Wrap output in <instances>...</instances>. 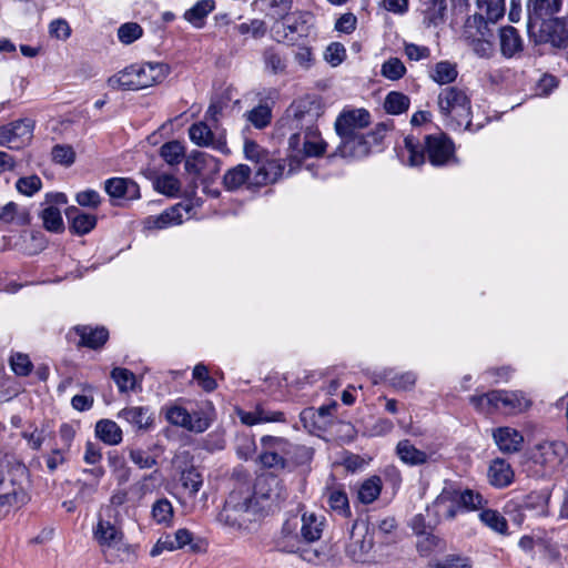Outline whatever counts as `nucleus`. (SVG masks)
<instances>
[{"label": "nucleus", "mask_w": 568, "mask_h": 568, "mask_svg": "<svg viewBox=\"0 0 568 568\" xmlns=\"http://www.w3.org/2000/svg\"><path fill=\"white\" fill-rule=\"evenodd\" d=\"M92 534L108 562H122L130 558L131 546L125 541L120 510L105 509L99 516Z\"/></svg>", "instance_id": "obj_1"}, {"label": "nucleus", "mask_w": 568, "mask_h": 568, "mask_svg": "<svg viewBox=\"0 0 568 568\" xmlns=\"http://www.w3.org/2000/svg\"><path fill=\"white\" fill-rule=\"evenodd\" d=\"M252 497L248 486L232 490L216 517L217 523L233 531L250 530L261 518V506L258 503H252Z\"/></svg>", "instance_id": "obj_2"}, {"label": "nucleus", "mask_w": 568, "mask_h": 568, "mask_svg": "<svg viewBox=\"0 0 568 568\" xmlns=\"http://www.w3.org/2000/svg\"><path fill=\"white\" fill-rule=\"evenodd\" d=\"M437 106L447 128L454 131L471 130V102L467 92L458 87H446L437 97Z\"/></svg>", "instance_id": "obj_3"}, {"label": "nucleus", "mask_w": 568, "mask_h": 568, "mask_svg": "<svg viewBox=\"0 0 568 568\" xmlns=\"http://www.w3.org/2000/svg\"><path fill=\"white\" fill-rule=\"evenodd\" d=\"M474 408L484 414L501 412L507 415H516L527 410L531 400L520 390H490L469 397Z\"/></svg>", "instance_id": "obj_4"}, {"label": "nucleus", "mask_w": 568, "mask_h": 568, "mask_svg": "<svg viewBox=\"0 0 568 568\" xmlns=\"http://www.w3.org/2000/svg\"><path fill=\"white\" fill-rule=\"evenodd\" d=\"M325 100L317 94H305L288 105L283 121L288 128L298 132L301 130L315 128L318 119L325 113Z\"/></svg>", "instance_id": "obj_5"}, {"label": "nucleus", "mask_w": 568, "mask_h": 568, "mask_svg": "<svg viewBox=\"0 0 568 568\" xmlns=\"http://www.w3.org/2000/svg\"><path fill=\"white\" fill-rule=\"evenodd\" d=\"M374 534L365 524H354L347 541L344 545L345 557L355 565H375Z\"/></svg>", "instance_id": "obj_6"}, {"label": "nucleus", "mask_w": 568, "mask_h": 568, "mask_svg": "<svg viewBox=\"0 0 568 568\" xmlns=\"http://www.w3.org/2000/svg\"><path fill=\"white\" fill-rule=\"evenodd\" d=\"M245 158L256 164L252 178L253 186H263L276 182L283 174L284 166L280 160L268 159L264 150L254 141H245Z\"/></svg>", "instance_id": "obj_7"}, {"label": "nucleus", "mask_w": 568, "mask_h": 568, "mask_svg": "<svg viewBox=\"0 0 568 568\" xmlns=\"http://www.w3.org/2000/svg\"><path fill=\"white\" fill-rule=\"evenodd\" d=\"M260 444L258 460L264 467L275 470L287 468L291 442L284 437L265 435L261 438Z\"/></svg>", "instance_id": "obj_8"}, {"label": "nucleus", "mask_w": 568, "mask_h": 568, "mask_svg": "<svg viewBox=\"0 0 568 568\" xmlns=\"http://www.w3.org/2000/svg\"><path fill=\"white\" fill-rule=\"evenodd\" d=\"M200 200L199 199H190L185 202L178 203L170 207L169 210H165L159 215H150L148 216L143 224L149 230H162L170 227L172 225H179L183 223L184 215L185 219L191 217V211L195 206H200Z\"/></svg>", "instance_id": "obj_9"}, {"label": "nucleus", "mask_w": 568, "mask_h": 568, "mask_svg": "<svg viewBox=\"0 0 568 568\" xmlns=\"http://www.w3.org/2000/svg\"><path fill=\"white\" fill-rule=\"evenodd\" d=\"M165 418L170 424L183 427L194 433L205 432L212 422L211 417H209L203 410L189 413L184 407L180 405H172L166 407Z\"/></svg>", "instance_id": "obj_10"}, {"label": "nucleus", "mask_w": 568, "mask_h": 568, "mask_svg": "<svg viewBox=\"0 0 568 568\" xmlns=\"http://www.w3.org/2000/svg\"><path fill=\"white\" fill-rule=\"evenodd\" d=\"M179 483L180 491L175 497L186 514L192 513L195 508V497L203 487V477L194 466H190L181 471Z\"/></svg>", "instance_id": "obj_11"}, {"label": "nucleus", "mask_w": 568, "mask_h": 568, "mask_svg": "<svg viewBox=\"0 0 568 568\" xmlns=\"http://www.w3.org/2000/svg\"><path fill=\"white\" fill-rule=\"evenodd\" d=\"M34 121L20 119L0 126V145L19 150L28 144L33 135Z\"/></svg>", "instance_id": "obj_12"}, {"label": "nucleus", "mask_w": 568, "mask_h": 568, "mask_svg": "<svg viewBox=\"0 0 568 568\" xmlns=\"http://www.w3.org/2000/svg\"><path fill=\"white\" fill-rule=\"evenodd\" d=\"M251 490L253 495L252 503H258L261 506V516L284 497L280 480L273 476L258 477Z\"/></svg>", "instance_id": "obj_13"}, {"label": "nucleus", "mask_w": 568, "mask_h": 568, "mask_svg": "<svg viewBox=\"0 0 568 568\" xmlns=\"http://www.w3.org/2000/svg\"><path fill=\"white\" fill-rule=\"evenodd\" d=\"M288 144L292 150H297L307 158L321 156L327 148L317 126L294 132L288 140Z\"/></svg>", "instance_id": "obj_14"}, {"label": "nucleus", "mask_w": 568, "mask_h": 568, "mask_svg": "<svg viewBox=\"0 0 568 568\" xmlns=\"http://www.w3.org/2000/svg\"><path fill=\"white\" fill-rule=\"evenodd\" d=\"M371 123V114L366 109H344L335 121L338 136L361 133Z\"/></svg>", "instance_id": "obj_15"}, {"label": "nucleus", "mask_w": 568, "mask_h": 568, "mask_svg": "<svg viewBox=\"0 0 568 568\" xmlns=\"http://www.w3.org/2000/svg\"><path fill=\"white\" fill-rule=\"evenodd\" d=\"M425 148L429 162L435 166L444 165L454 159L453 141L444 133L427 135Z\"/></svg>", "instance_id": "obj_16"}, {"label": "nucleus", "mask_w": 568, "mask_h": 568, "mask_svg": "<svg viewBox=\"0 0 568 568\" xmlns=\"http://www.w3.org/2000/svg\"><path fill=\"white\" fill-rule=\"evenodd\" d=\"M458 510V491L453 489H444L426 509L427 516L434 518V524L453 519Z\"/></svg>", "instance_id": "obj_17"}, {"label": "nucleus", "mask_w": 568, "mask_h": 568, "mask_svg": "<svg viewBox=\"0 0 568 568\" xmlns=\"http://www.w3.org/2000/svg\"><path fill=\"white\" fill-rule=\"evenodd\" d=\"M302 559L313 565L331 568H337L343 565V557L331 544H322L318 547L306 546L302 550Z\"/></svg>", "instance_id": "obj_18"}, {"label": "nucleus", "mask_w": 568, "mask_h": 568, "mask_svg": "<svg viewBox=\"0 0 568 568\" xmlns=\"http://www.w3.org/2000/svg\"><path fill=\"white\" fill-rule=\"evenodd\" d=\"M567 454L566 445L557 440H542L532 449V459L545 467H554L561 463Z\"/></svg>", "instance_id": "obj_19"}, {"label": "nucleus", "mask_w": 568, "mask_h": 568, "mask_svg": "<svg viewBox=\"0 0 568 568\" xmlns=\"http://www.w3.org/2000/svg\"><path fill=\"white\" fill-rule=\"evenodd\" d=\"M491 437L503 454H516L524 446V435L510 426H499L491 430Z\"/></svg>", "instance_id": "obj_20"}, {"label": "nucleus", "mask_w": 568, "mask_h": 568, "mask_svg": "<svg viewBox=\"0 0 568 568\" xmlns=\"http://www.w3.org/2000/svg\"><path fill=\"white\" fill-rule=\"evenodd\" d=\"M190 140L199 145L212 148L214 150L224 152L226 150V142L223 136H216L212 128L206 122H197L189 129Z\"/></svg>", "instance_id": "obj_21"}, {"label": "nucleus", "mask_w": 568, "mask_h": 568, "mask_svg": "<svg viewBox=\"0 0 568 568\" xmlns=\"http://www.w3.org/2000/svg\"><path fill=\"white\" fill-rule=\"evenodd\" d=\"M310 20L311 16L307 12H301L288 18L287 21L281 27L284 30V34L281 37L280 31H275V39L278 42H287L293 44L296 41V36L307 37L310 32Z\"/></svg>", "instance_id": "obj_22"}, {"label": "nucleus", "mask_w": 568, "mask_h": 568, "mask_svg": "<svg viewBox=\"0 0 568 568\" xmlns=\"http://www.w3.org/2000/svg\"><path fill=\"white\" fill-rule=\"evenodd\" d=\"M297 520H287L277 536L275 540V547L278 551L285 554H296L300 552L302 556V550L306 548V546L302 542V537L297 534Z\"/></svg>", "instance_id": "obj_23"}, {"label": "nucleus", "mask_w": 568, "mask_h": 568, "mask_svg": "<svg viewBox=\"0 0 568 568\" xmlns=\"http://www.w3.org/2000/svg\"><path fill=\"white\" fill-rule=\"evenodd\" d=\"M104 191L112 200H135L140 197V187L131 179L111 178L104 182Z\"/></svg>", "instance_id": "obj_24"}, {"label": "nucleus", "mask_w": 568, "mask_h": 568, "mask_svg": "<svg viewBox=\"0 0 568 568\" xmlns=\"http://www.w3.org/2000/svg\"><path fill=\"white\" fill-rule=\"evenodd\" d=\"M339 138L341 143L336 152L342 158L359 159L369 154L371 143L363 133Z\"/></svg>", "instance_id": "obj_25"}, {"label": "nucleus", "mask_w": 568, "mask_h": 568, "mask_svg": "<svg viewBox=\"0 0 568 568\" xmlns=\"http://www.w3.org/2000/svg\"><path fill=\"white\" fill-rule=\"evenodd\" d=\"M134 65L138 73L139 90L162 82L169 73V67L161 62H148Z\"/></svg>", "instance_id": "obj_26"}, {"label": "nucleus", "mask_w": 568, "mask_h": 568, "mask_svg": "<svg viewBox=\"0 0 568 568\" xmlns=\"http://www.w3.org/2000/svg\"><path fill=\"white\" fill-rule=\"evenodd\" d=\"M240 420L247 426L265 423H285V415L280 410H271L263 405H257L253 410H239Z\"/></svg>", "instance_id": "obj_27"}, {"label": "nucleus", "mask_w": 568, "mask_h": 568, "mask_svg": "<svg viewBox=\"0 0 568 568\" xmlns=\"http://www.w3.org/2000/svg\"><path fill=\"white\" fill-rule=\"evenodd\" d=\"M118 417L129 423L138 430H149L153 426V414L149 407L130 406L121 409Z\"/></svg>", "instance_id": "obj_28"}, {"label": "nucleus", "mask_w": 568, "mask_h": 568, "mask_svg": "<svg viewBox=\"0 0 568 568\" xmlns=\"http://www.w3.org/2000/svg\"><path fill=\"white\" fill-rule=\"evenodd\" d=\"M487 477L490 485L504 488L513 483L515 473L506 459L495 458L488 467Z\"/></svg>", "instance_id": "obj_29"}, {"label": "nucleus", "mask_w": 568, "mask_h": 568, "mask_svg": "<svg viewBox=\"0 0 568 568\" xmlns=\"http://www.w3.org/2000/svg\"><path fill=\"white\" fill-rule=\"evenodd\" d=\"M500 52L505 58H514L524 49V42L514 27H504L499 31Z\"/></svg>", "instance_id": "obj_30"}, {"label": "nucleus", "mask_w": 568, "mask_h": 568, "mask_svg": "<svg viewBox=\"0 0 568 568\" xmlns=\"http://www.w3.org/2000/svg\"><path fill=\"white\" fill-rule=\"evenodd\" d=\"M74 332L80 337L79 345L90 348L102 346L109 337V333L104 327L77 326Z\"/></svg>", "instance_id": "obj_31"}, {"label": "nucleus", "mask_w": 568, "mask_h": 568, "mask_svg": "<svg viewBox=\"0 0 568 568\" xmlns=\"http://www.w3.org/2000/svg\"><path fill=\"white\" fill-rule=\"evenodd\" d=\"M324 528V517L314 513H305L302 516L301 537L307 542L318 540Z\"/></svg>", "instance_id": "obj_32"}, {"label": "nucleus", "mask_w": 568, "mask_h": 568, "mask_svg": "<svg viewBox=\"0 0 568 568\" xmlns=\"http://www.w3.org/2000/svg\"><path fill=\"white\" fill-rule=\"evenodd\" d=\"M30 222V213L26 206L9 202L0 206V223L26 225Z\"/></svg>", "instance_id": "obj_33"}, {"label": "nucleus", "mask_w": 568, "mask_h": 568, "mask_svg": "<svg viewBox=\"0 0 568 568\" xmlns=\"http://www.w3.org/2000/svg\"><path fill=\"white\" fill-rule=\"evenodd\" d=\"M67 217L71 222L72 231L78 235L89 233L97 225V217L94 215L83 213L75 206L67 210Z\"/></svg>", "instance_id": "obj_34"}, {"label": "nucleus", "mask_w": 568, "mask_h": 568, "mask_svg": "<svg viewBox=\"0 0 568 568\" xmlns=\"http://www.w3.org/2000/svg\"><path fill=\"white\" fill-rule=\"evenodd\" d=\"M108 85L113 90H139L135 65H130L108 79Z\"/></svg>", "instance_id": "obj_35"}, {"label": "nucleus", "mask_w": 568, "mask_h": 568, "mask_svg": "<svg viewBox=\"0 0 568 568\" xmlns=\"http://www.w3.org/2000/svg\"><path fill=\"white\" fill-rule=\"evenodd\" d=\"M252 170L245 164H237L236 166L226 171L223 176V184L229 191H235L243 186L245 183L252 184L250 179Z\"/></svg>", "instance_id": "obj_36"}, {"label": "nucleus", "mask_w": 568, "mask_h": 568, "mask_svg": "<svg viewBox=\"0 0 568 568\" xmlns=\"http://www.w3.org/2000/svg\"><path fill=\"white\" fill-rule=\"evenodd\" d=\"M95 435L108 445H118L122 442V429L111 419H101L95 425Z\"/></svg>", "instance_id": "obj_37"}, {"label": "nucleus", "mask_w": 568, "mask_h": 568, "mask_svg": "<svg viewBox=\"0 0 568 568\" xmlns=\"http://www.w3.org/2000/svg\"><path fill=\"white\" fill-rule=\"evenodd\" d=\"M215 9L214 0H200L185 11L184 19L195 28L204 26L205 18Z\"/></svg>", "instance_id": "obj_38"}, {"label": "nucleus", "mask_w": 568, "mask_h": 568, "mask_svg": "<svg viewBox=\"0 0 568 568\" xmlns=\"http://www.w3.org/2000/svg\"><path fill=\"white\" fill-rule=\"evenodd\" d=\"M465 38L471 47L473 51L479 58H490L494 53V45L491 39L478 38L477 34H473V27L470 19L467 20L465 28Z\"/></svg>", "instance_id": "obj_39"}, {"label": "nucleus", "mask_w": 568, "mask_h": 568, "mask_svg": "<svg viewBox=\"0 0 568 568\" xmlns=\"http://www.w3.org/2000/svg\"><path fill=\"white\" fill-rule=\"evenodd\" d=\"M396 452L402 462L412 466L425 464L428 459L425 452L417 449L407 439L397 444Z\"/></svg>", "instance_id": "obj_40"}, {"label": "nucleus", "mask_w": 568, "mask_h": 568, "mask_svg": "<svg viewBox=\"0 0 568 568\" xmlns=\"http://www.w3.org/2000/svg\"><path fill=\"white\" fill-rule=\"evenodd\" d=\"M385 382L396 390H410L417 381L414 372H395L393 369L385 371Z\"/></svg>", "instance_id": "obj_41"}, {"label": "nucleus", "mask_w": 568, "mask_h": 568, "mask_svg": "<svg viewBox=\"0 0 568 568\" xmlns=\"http://www.w3.org/2000/svg\"><path fill=\"white\" fill-rule=\"evenodd\" d=\"M429 77L442 85L453 83L458 77L457 65L449 61H439L430 69Z\"/></svg>", "instance_id": "obj_42"}, {"label": "nucleus", "mask_w": 568, "mask_h": 568, "mask_svg": "<svg viewBox=\"0 0 568 568\" xmlns=\"http://www.w3.org/2000/svg\"><path fill=\"white\" fill-rule=\"evenodd\" d=\"M399 156L409 166H418L425 162V154L414 136H406L404 139V148L400 149Z\"/></svg>", "instance_id": "obj_43"}, {"label": "nucleus", "mask_w": 568, "mask_h": 568, "mask_svg": "<svg viewBox=\"0 0 568 568\" xmlns=\"http://www.w3.org/2000/svg\"><path fill=\"white\" fill-rule=\"evenodd\" d=\"M153 520L159 525L171 526L174 517V508L168 498H160L154 501L151 509Z\"/></svg>", "instance_id": "obj_44"}, {"label": "nucleus", "mask_w": 568, "mask_h": 568, "mask_svg": "<svg viewBox=\"0 0 568 568\" xmlns=\"http://www.w3.org/2000/svg\"><path fill=\"white\" fill-rule=\"evenodd\" d=\"M382 491V480L378 476H371L365 479L358 488L357 497L363 504H372Z\"/></svg>", "instance_id": "obj_45"}, {"label": "nucleus", "mask_w": 568, "mask_h": 568, "mask_svg": "<svg viewBox=\"0 0 568 568\" xmlns=\"http://www.w3.org/2000/svg\"><path fill=\"white\" fill-rule=\"evenodd\" d=\"M422 10L425 22L437 26L444 20L446 0H423Z\"/></svg>", "instance_id": "obj_46"}, {"label": "nucleus", "mask_w": 568, "mask_h": 568, "mask_svg": "<svg viewBox=\"0 0 568 568\" xmlns=\"http://www.w3.org/2000/svg\"><path fill=\"white\" fill-rule=\"evenodd\" d=\"M410 99L398 91H390L384 100V109L388 114L398 115L409 109Z\"/></svg>", "instance_id": "obj_47"}, {"label": "nucleus", "mask_w": 568, "mask_h": 568, "mask_svg": "<svg viewBox=\"0 0 568 568\" xmlns=\"http://www.w3.org/2000/svg\"><path fill=\"white\" fill-rule=\"evenodd\" d=\"M430 568H471L473 562L469 557L460 554H448L442 558H434L429 561Z\"/></svg>", "instance_id": "obj_48"}, {"label": "nucleus", "mask_w": 568, "mask_h": 568, "mask_svg": "<svg viewBox=\"0 0 568 568\" xmlns=\"http://www.w3.org/2000/svg\"><path fill=\"white\" fill-rule=\"evenodd\" d=\"M337 407V403L333 402L329 405H324L317 408H305L301 412L300 418L305 428H310L311 426H315L318 423V419H324L332 414Z\"/></svg>", "instance_id": "obj_49"}, {"label": "nucleus", "mask_w": 568, "mask_h": 568, "mask_svg": "<svg viewBox=\"0 0 568 568\" xmlns=\"http://www.w3.org/2000/svg\"><path fill=\"white\" fill-rule=\"evenodd\" d=\"M480 521L490 528L493 531L498 532L500 535L508 534V524L506 518L494 509H484L479 513Z\"/></svg>", "instance_id": "obj_50"}, {"label": "nucleus", "mask_w": 568, "mask_h": 568, "mask_svg": "<svg viewBox=\"0 0 568 568\" xmlns=\"http://www.w3.org/2000/svg\"><path fill=\"white\" fill-rule=\"evenodd\" d=\"M267 16L284 19L292 9L293 0H256Z\"/></svg>", "instance_id": "obj_51"}, {"label": "nucleus", "mask_w": 568, "mask_h": 568, "mask_svg": "<svg viewBox=\"0 0 568 568\" xmlns=\"http://www.w3.org/2000/svg\"><path fill=\"white\" fill-rule=\"evenodd\" d=\"M263 63L265 70L271 74L277 75L286 72V60L274 48H268L263 52Z\"/></svg>", "instance_id": "obj_52"}, {"label": "nucleus", "mask_w": 568, "mask_h": 568, "mask_svg": "<svg viewBox=\"0 0 568 568\" xmlns=\"http://www.w3.org/2000/svg\"><path fill=\"white\" fill-rule=\"evenodd\" d=\"M245 116L254 128L264 129L271 123L272 109L267 104H258L246 112Z\"/></svg>", "instance_id": "obj_53"}, {"label": "nucleus", "mask_w": 568, "mask_h": 568, "mask_svg": "<svg viewBox=\"0 0 568 568\" xmlns=\"http://www.w3.org/2000/svg\"><path fill=\"white\" fill-rule=\"evenodd\" d=\"M111 377L121 393L135 390L136 388V377L131 371L126 368H113V371L111 372Z\"/></svg>", "instance_id": "obj_54"}, {"label": "nucleus", "mask_w": 568, "mask_h": 568, "mask_svg": "<svg viewBox=\"0 0 568 568\" xmlns=\"http://www.w3.org/2000/svg\"><path fill=\"white\" fill-rule=\"evenodd\" d=\"M312 458H313L312 448L291 443V449H290L286 469H291L296 466L306 465L312 460Z\"/></svg>", "instance_id": "obj_55"}, {"label": "nucleus", "mask_w": 568, "mask_h": 568, "mask_svg": "<svg viewBox=\"0 0 568 568\" xmlns=\"http://www.w3.org/2000/svg\"><path fill=\"white\" fill-rule=\"evenodd\" d=\"M445 541L432 534V530L419 536L417 541V550L422 556H428L433 551L444 550Z\"/></svg>", "instance_id": "obj_56"}, {"label": "nucleus", "mask_w": 568, "mask_h": 568, "mask_svg": "<svg viewBox=\"0 0 568 568\" xmlns=\"http://www.w3.org/2000/svg\"><path fill=\"white\" fill-rule=\"evenodd\" d=\"M41 216L43 225L48 231L55 233L63 231L64 224L59 207L49 205L42 211Z\"/></svg>", "instance_id": "obj_57"}, {"label": "nucleus", "mask_w": 568, "mask_h": 568, "mask_svg": "<svg viewBox=\"0 0 568 568\" xmlns=\"http://www.w3.org/2000/svg\"><path fill=\"white\" fill-rule=\"evenodd\" d=\"M477 6L491 22H496L505 13V0H477Z\"/></svg>", "instance_id": "obj_58"}, {"label": "nucleus", "mask_w": 568, "mask_h": 568, "mask_svg": "<svg viewBox=\"0 0 568 568\" xmlns=\"http://www.w3.org/2000/svg\"><path fill=\"white\" fill-rule=\"evenodd\" d=\"M160 154L166 163L174 165L184 158V146L179 141H171L161 146Z\"/></svg>", "instance_id": "obj_59"}, {"label": "nucleus", "mask_w": 568, "mask_h": 568, "mask_svg": "<svg viewBox=\"0 0 568 568\" xmlns=\"http://www.w3.org/2000/svg\"><path fill=\"white\" fill-rule=\"evenodd\" d=\"M405 73L406 68L398 58H389L381 68V74L392 81L399 80Z\"/></svg>", "instance_id": "obj_60"}, {"label": "nucleus", "mask_w": 568, "mask_h": 568, "mask_svg": "<svg viewBox=\"0 0 568 568\" xmlns=\"http://www.w3.org/2000/svg\"><path fill=\"white\" fill-rule=\"evenodd\" d=\"M143 34L142 27L136 22H126L119 27L118 39L123 44H131Z\"/></svg>", "instance_id": "obj_61"}, {"label": "nucleus", "mask_w": 568, "mask_h": 568, "mask_svg": "<svg viewBox=\"0 0 568 568\" xmlns=\"http://www.w3.org/2000/svg\"><path fill=\"white\" fill-rule=\"evenodd\" d=\"M234 30L241 36L251 34L255 39H260L266 33V24L263 20L252 19L234 27Z\"/></svg>", "instance_id": "obj_62"}, {"label": "nucleus", "mask_w": 568, "mask_h": 568, "mask_svg": "<svg viewBox=\"0 0 568 568\" xmlns=\"http://www.w3.org/2000/svg\"><path fill=\"white\" fill-rule=\"evenodd\" d=\"M154 187L158 192L168 196H175L180 190L179 180L170 174L159 175L154 181Z\"/></svg>", "instance_id": "obj_63"}, {"label": "nucleus", "mask_w": 568, "mask_h": 568, "mask_svg": "<svg viewBox=\"0 0 568 568\" xmlns=\"http://www.w3.org/2000/svg\"><path fill=\"white\" fill-rule=\"evenodd\" d=\"M458 504L459 509L463 507L468 510H476L483 508L486 500L479 493L467 489L463 493L458 491Z\"/></svg>", "instance_id": "obj_64"}]
</instances>
